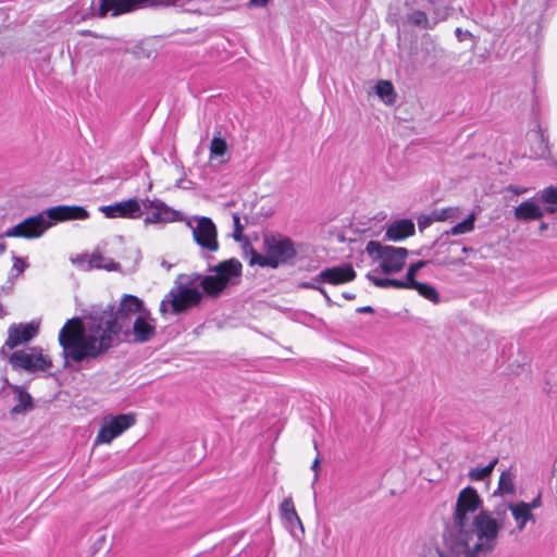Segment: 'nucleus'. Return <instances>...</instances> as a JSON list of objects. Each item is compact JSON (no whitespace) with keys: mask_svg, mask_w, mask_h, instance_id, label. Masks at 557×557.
I'll use <instances>...</instances> for the list:
<instances>
[{"mask_svg":"<svg viewBox=\"0 0 557 557\" xmlns=\"http://www.w3.org/2000/svg\"><path fill=\"white\" fill-rule=\"evenodd\" d=\"M156 332V319L144 301L124 294L117 305L92 311L86 325L76 317L67 320L59 332V344L65 360L82 362L121 343H148Z\"/></svg>","mask_w":557,"mask_h":557,"instance_id":"f257e3e1","label":"nucleus"},{"mask_svg":"<svg viewBox=\"0 0 557 557\" xmlns=\"http://www.w3.org/2000/svg\"><path fill=\"white\" fill-rule=\"evenodd\" d=\"M482 506L475 488L467 486L459 492L443 552L455 557H482L495 549L503 524Z\"/></svg>","mask_w":557,"mask_h":557,"instance_id":"f03ea898","label":"nucleus"},{"mask_svg":"<svg viewBox=\"0 0 557 557\" xmlns=\"http://www.w3.org/2000/svg\"><path fill=\"white\" fill-rule=\"evenodd\" d=\"M87 210L79 206H57L29 216L4 232L7 237L38 238L53 224L67 220H86Z\"/></svg>","mask_w":557,"mask_h":557,"instance_id":"7ed1b4c3","label":"nucleus"},{"mask_svg":"<svg viewBox=\"0 0 557 557\" xmlns=\"http://www.w3.org/2000/svg\"><path fill=\"white\" fill-rule=\"evenodd\" d=\"M297 255L294 242L282 234H267L262 240V252L251 249L249 264L277 269L290 263Z\"/></svg>","mask_w":557,"mask_h":557,"instance_id":"20e7f679","label":"nucleus"},{"mask_svg":"<svg viewBox=\"0 0 557 557\" xmlns=\"http://www.w3.org/2000/svg\"><path fill=\"white\" fill-rule=\"evenodd\" d=\"M210 274L203 276L200 282L203 293L211 297L220 296L224 289L238 282L243 273V264L236 258L222 261L209 268Z\"/></svg>","mask_w":557,"mask_h":557,"instance_id":"39448f33","label":"nucleus"},{"mask_svg":"<svg viewBox=\"0 0 557 557\" xmlns=\"http://www.w3.org/2000/svg\"><path fill=\"white\" fill-rule=\"evenodd\" d=\"M366 252L385 274L399 272L408 256L406 248L382 245L375 240H370L367 244Z\"/></svg>","mask_w":557,"mask_h":557,"instance_id":"423d86ee","label":"nucleus"},{"mask_svg":"<svg viewBox=\"0 0 557 557\" xmlns=\"http://www.w3.org/2000/svg\"><path fill=\"white\" fill-rule=\"evenodd\" d=\"M186 225L190 228L194 242L201 249L202 256L211 260L213 257L208 253L218 251L220 247L214 222L208 216L193 215L186 220Z\"/></svg>","mask_w":557,"mask_h":557,"instance_id":"0eeeda50","label":"nucleus"},{"mask_svg":"<svg viewBox=\"0 0 557 557\" xmlns=\"http://www.w3.org/2000/svg\"><path fill=\"white\" fill-rule=\"evenodd\" d=\"M9 362L15 370H24L29 373L46 372L52 367L50 357L44 354L39 346L20 349L11 354Z\"/></svg>","mask_w":557,"mask_h":557,"instance_id":"6e6552de","label":"nucleus"},{"mask_svg":"<svg viewBox=\"0 0 557 557\" xmlns=\"http://www.w3.org/2000/svg\"><path fill=\"white\" fill-rule=\"evenodd\" d=\"M202 299V292L196 287L180 286L173 288L160 305V312L165 314L170 309L173 313L183 312L197 306Z\"/></svg>","mask_w":557,"mask_h":557,"instance_id":"1a4fd4ad","label":"nucleus"},{"mask_svg":"<svg viewBox=\"0 0 557 557\" xmlns=\"http://www.w3.org/2000/svg\"><path fill=\"white\" fill-rule=\"evenodd\" d=\"M136 423L134 413L108 414L101 420L99 432L96 436L95 444H110L114 438L119 437L123 432L132 428Z\"/></svg>","mask_w":557,"mask_h":557,"instance_id":"9d476101","label":"nucleus"},{"mask_svg":"<svg viewBox=\"0 0 557 557\" xmlns=\"http://www.w3.org/2000/svg\"><path fill=\"white\" fill-rule=\"evenodd\" d=\"M143 212L147 213L144 223L147 224H166L177 221H183V214L169 207L160 199H143Z\"/></svg>","mask_w":557,"mask_h":557,"instance_id":"9b49d317","label":"nucleus"},{"mask_svg":"<svg viewBox=\"0 0 557 557\" xmlns=\"http://www.w3.org/2000/svg\"><path fill=\"white\" fill-rule=\"evenodd\" d=\"M71 262L81 271L106 270L109 272L120 271L121 265L112 258L104 256L100 246L91 253H81L71 258Z\"/></svg>","mask_w":557,"mask_h":557,"instance_id":"f8f14e48","label":"nucleus"},{"mask_svg":"<svg viewBox=\"0 0 557 557\" xmlns=\"http://www.w3.org/2000/svg\"><path fill=\"white\" fill-rule=\"evenodd\" d=\"M428 264V261L420 260L416 263L410 264V267L407 270L405 280H394V278H387L380 275L377 270H372L367 274L368 280L375 285L376 287L381 288H396V289H403L405 287H410L418 281H416V275L420 269L425 267Z\"/></svg>","mask_w":557,"mask_h":557,"instance_id":"ddd939ff","label":"nucleus"},{"mask_svg":"<svg viewBox=\"0 0 557 557\" xmlns=\"http://www.w3.org/2000/svg\"><path fill=\"white\" fill-rule=\"evenodd\" d=\"M39 332V323L32 321L28 323H13L8 330V338L1 349H13L20 345L30 342Z\"/></svg>","mask_w":557,"mask_h":557,"instance_id":"4468645a","label":"nucleus"},{"mask_svg":"<svg viewBox=\"0 0 557 557\" xmlns=\"http://www.w3.org/2000/svg\"><path fill=\"white\" fill-rule=\"evenodd\" d=\"M143 200L131 198L109 206L100 207V211L108 219H139L143 214Z\"/></svg>","mask_w":557,"mask_h":557,"instance_id":"2eb2a0df","label":"nucleus"},{"mask_svg":"<svg viewBox=\"0 0 557 557\" xmlns=\"http://www.w3.org/2000/svg\"><path fill=\"white\" fill-rule=\"evenodd\" d=\"M356 277V272L351 264L343 263L322 270L317 276L315 282H324L332 285H339L351 282Z\"/></svg>","mask_w":557,"mask_h":557,"instance_id":"dca6fc26","label":"nucleus"},{"mask_svg":"<svg viewBox=\"0 0 557 557\" xmlns=\"http://www.w3.org/2000/svg\"><path fill=\"white\" fill-rule=\"evenodd\" d=\"M513 214L516 220L528 222L542 219L544 216V210L534 198H530L516 207Z\"/></svg>","mask_w":557,"mask_h":557,"instance_id":"f3484780","label":"nucleus"},{"mask_svg":"<svg viewBox=\"0 0 557 557\" xmlns=\"http://www.w3.org/2000/svg\"><path fill=\"white\" fill-rule=\"evenodd\" d=\"M414 233V223L409 219L396 220L388 225L385 237L388 240L399 242Z\"/></svg>","mask_w":557,"mask_h":557,"instance_id":"a211bd4d","label":"nucleus"},{"mask_svg":"<svg viewBox=\"0 0 557 557\" xmlns=\"http://www.w3.org/2000/svg\"><path fill=\"white\" fill-rule=\"evenodd\" d=\"M519 531H522L529 521L535 522V516L524 502H518L508 506Z\"/></svg>","mask_w":557,"mask_h":557,"instance_id":"6ab92c4d","label":"nucleus"},{"mask_svg":"<svg viewBox=\"0 0 557 557\" xmlns=\"http://www.w3.org/2000/svg\"><path fill=\"white\" fill-rule=\"evenodd\" d=\"M438 46L430 37L424 36L421 41V53L423 54L419 60L421 65H434L438 57Z\"/></svg>","mask_w":557,"mask_h":557,"instance_id":"aec40b11","label":"nucleus"},{"mask_svg":"<svg viewBox=\"0 0 557 557\" xmlns=\"http://www.w3.org/2000/svg\"><path fill=\"white\" fill-rule=\"evenodd\" d=\"M15 401L11 412L13 414H23L34 409L32 396L21 386L14 387Z\"/></svg>","mask_w":557,"mask_h":557,"instance_id":"412c9836","label":"nucleus"},{"mask_svg":"<svg viewBox=\"0 0 557 557\" xmlns=\"http://www.w3.org/2000/svg\"><path fill=\"white\" fill-rule=\"evenodd\" d=\"M404 289H416L420 296L424 297L425 299L430 300L433 304L440 302V295L437 290L426 283H420L417 282L410 287H405Z\"/></svg>","mask_w":557,"mask_h":557,"instance_id":"4be33fe9","label":"nucleus"},{"mask_svg":"<svg viewBox=\"0 0 557 557\" xmlns=\"http://www.w3.org/2000/svg\"><path fill=\"white\" fill-rule=\"evenodd\" d=\"M375 92L386 104H391L395 101L394 86L389 81L377 82Z\"/></svg>","mask_w":557,"mask_h":557,"instance_id":"5701e85b","label":"nucleus"},{"mask_svg":"<svg viewBox=\"0 0 557 557\" xmlns=\"http://www.w3.org/2000/svg\"><path fill=\"white\" fill-rule=\"evenodd\" d=\"M280 509H281L282 517L287 522H289L290 524H293L295 522L300 523V519L295 510L294 503H293L292 498H285L282 502Z\"/></svg>","mask_w":557,"mask_h":557,"instance_id":"b1692460","label":"nucleus"},{"mask_svg":"<svg viewBox=\"0 0 557 557\" xmlns=\"http://www.w3.org/2000/svg\"><path fill=\"white\" fill-rule=\"evenodd\" d=\"M474 222H475V215H474V213H471L466 220H463L460 223H457L446 233L448 235H461V234L470 233L474 230Z\"/></svg>","mask_w":557,"mask_h":557,"instance_id":"393cba45","label":"nucleus"},{"mask_svg":"<svg viewBox=\"0 0 557 557\" xmlns=\"http://www.w3.org/2000/svg\"><path fill=\"white\" fill-rule=\"evenodd\" d=\"M496 463H497V459H493L485 467L473 468V469H471L469 471L468 476L472 481H482V480H484L485 478H487L492 473V471H493L494 467L496 466Z\"/></svg>","mask_w":557,"mask_h":557,"instance_id":"a878e982","label":"nucleus"},{"mask_svg":"<svg viewBox=\"0 0 557 557\" xmlns=\"http://www.w3.org/2000/svg\"><path fill=\"white\" fill-rule=\"evenodd\" d=\"M226 150H227L226 141L219 136H214L210 144L211 158L224 156Z\"/></svg>","mask_w":557,"mask_h":557,"instance_id":"bb28decb","label":"nucleus"},{"mask_svg":"<svg viewBox=\"0 0 557 557\" xmlns=\"http://www.w3.org/2000/svg\"><path fill=\"white\" fill-rule=\"evenodd\" d=\"M539 198L546 205H557V186H548L539 193Z\"/></svg>","mask_w":557,"mask_h":557,"instance_id":"cd10ccee","label":"nucleus"},{"mask_svg":"<svg viewBox=\"0 0 557 557\" xmlns=\"http://www.w3.org/2000/svg\"><path fill=\"white\" fill-rule=\"evenodd\" d=\"M408 22L412 25L429 28V18L423 11H413L408 15Z\"/></svg>","mask_w":557,"mask_h":557,"instance_id":"c85d7f7f","label":"nucleus"},{"mask_svg":"<svg viewBox=\"0 0 557 557\" xmlns=\"http://www.w3.org/2000/svg\"><path fill=\"white\" fill-rule=\"evenodd\" d=\"M433 212V219L436 221H446L457 215L458 208L448 207L443 209H435Z\"/></svg>","mask_w":557,"mask_h":557,"instance_id":"c756f323","label":"nucleus"},{"mask_svg":"<svg viewBox=\"0 0 557 557\" xmlns=\"http://www.w3.org/2000/svg\"><path fill=\"white\" fill-rule=\"evenodd\" d=\"M233 237L235 240H240L243 237L244 225L242 224L240 216L237 213H233Z\"/></svg>","mask_w":557,"mask_h":557,"instance_id":"7c9ffc66","label":"nucleus"},{"mask_svg":"<svg viewBox=\"0 0 557 557\" xmlns=\"http://www.w3.org/2000/svg\"><path fill=\"white\" fill-rule=\"evenodd\" d=\"M434 221L436 220L433 219V212H431L429 215H422L421 218H419L418 225L421 230H423L430 226Z\"/></svg>","mask_w":557,"mask_h":557,"instance_id":"2f4dec72","label":"nucleus"},{"mask_svg":"<svg viewBox=\"0 0 557 557\" xmlns=\"http://www.w3.org/2000/svg\"><path fill=\"white\" fill-rule=\"evenodd\" d=\"M13 260V270H15L18 274L24 272V270L28 267L27 262L20 257H14Z\"/></svg>","mask_w":557,"mask_h":557,"instance_id":"473e14b6","label":"nucleus"},{"mask_svg":"<svg viewBox=\"0 0 557 557\" xmlns=\"http://www.w3.org/2000/svg\"><path fill=\"white\" fill-rule=\"evenodd\" d=\"M424 557H455L451 554H447L440 548L430 549Z\"/></svg>","mask_w":557,"mask_h":557,"instance_id":"72a5a7b5","label":"nucleus"},{"mask_svg":"<svg viewBox=\"0 0 557 557\" xmlns=\"http://www.w3.org/2000/svg\"><path fill=\"white\" fill-rule=\"evenodd\" d=\"M322 283L323 282H315V276H314L310 282L301 283L300 286L304 287V288H311V289L319 290V288L321 287Z\"/></svg>","mask_w":557,"mask_h":557,"instance_id":"f704fd0d","label":"nucleus"},{"mask_svg":"<svg viewBox=\"0 0 557 557\" xmlns=\"http://www.w3.org/2000/svg\"><path fill=\"white\" fill-rule=\"evenodd\" d=\"M507 190L511 191L513 195H522V194H525L528 191V188H524V187H518V186H515V185H509L507 187Z\"/></svg>","mask_w":557,"mask_h":557,"instance_id":"c9c22d12","label":"nucleus"},{"mask_svg":"<svg viewBox=\"0 0 557 557\" xmlns=\"http://www.w3.org/2000/svg\"><path fill=\"white\" fill-rule=\"evenodd\" d=\"M541 505H542V502H541L540 495L537 497H535L531 503H527V506L530 508L531 512L533 509H537L539 507H541Z\"/></svg>","mask_w":557,"mask_h":557,"instance_id":"e433bc0d","label":"nucleus"},{"mask_svg":"<svg viewBox=\"0 0 557 557\" xmlns=\"http://www.w3.org/2000/svg\"><path fill=\"white\" fill-rule=\"evenodd\" d=\"M319 465H320V458L319 456L315 457V459L313 460L312 462V466H311V469L314 471V480H313V484L317 482L318 480V468H319Z\"/></svg>","mask_w":557,"mask_h":557,"instance_id":"4c0bfd02","label":"nucleus"},{"mask_svg":"<svg viewBox=\"0 0 557 557\" xmlns=\"http://www.w3.org/2000/svg\"><path fill=\"white\" fill-rule=\"evenodd\" d=\"M455 34H456V37L458 38V40H463V37H470L471 36V33L470 32H462L461 28H456L455 30Z\"/></svg>","mask_w":557,"mask_h":557,"instance_id":"58836bf2","label":"nucleus"},{"mask_svg":"<svg viewBox=\"0 0 557 557\" xmlns=\"http://www.w3.org/2000/svg\"><path fill=\"white\" fill-rule=\"evenodd\" d=\"M543 210H544V214L545 213L554 214L557 212V205H547V207Z\"/></svg>","mask_w":557,"mask_h":557,"instance_id":"ea45409f","label":"nucleus"},{"mask_svg":"<svg viewBox=\"0 0 557 557\" xmlns=\"http://www.w3.org/2000/svg\"><path fill=\"white\" fill-rule=\"evenodd\" d=\"M357 311L360 313H373L374 312V310L371 306L360 307L357 309Z\"/></svg>","mask_w":557,"mask_h":557,"instance_id":"a19ab883","label":"nucleus"},{"mask_svg":"<svg viewBox=\"0 0 557 557\" xmlns=\"http://www.w3.org/2000/svg\"><path fill=\"white\" fill-rule=\"evenodd\" d=\"M270 0H250V2L255 5H258V7H263Z\"/></svg>","mask_w":557,"mask_h":557,"instance_id":"79ce46f5","label":"nucleus"},{"mask_svg":"<svg viewBox=\"0 0 557 557\" xmlns=\"http://www.w3.org/2000/svg\"><path fill=\"white\" fill-rule=\"evenodd\" d=\"M546 150H547V147H546V145H544V146L542 147V152H541V153H537L536 156L543 157V156L546 153Z\"/></svg>","mask_w":557,"mask_h":557,"instance_id":"37998d69","label":"nucleus"},{"mask_svg":"<svg viewBox=\"0 0 557 557\" xmlns=\"http://www.w3.org/2000/svg\"><path fill=\"white\" fill-rule=\"evenodd\" d=\"M319 292L322 294V296L327 295L326 290L322 286L319 288Z\"/></svg>","mask_w":557,"mask_h":557,"instance_id":"c03bdc74","label":"nucleus"},{"mask_svg":"<svg viewBox=\"0 0 557 557\" xmlns=\"http://www.w3.org/2000/svg\"><path fill=\"white\" fill-rule=\"evenodd\" d=\"M505 476H506V475H505V473H503V474H502V476H500V481H499L500 486H502V485L504 484V482H505Z\"/></svg>","mask_w":557,"mask_h":557,"instance_id":"a18cd8bd","label":"nucleus"},{"mask_svg":"<svg viewBox=\"0 0 557 557\" xmlns=\"http://www.w3.org/2000/svg\"><path fill=\"white\" fill-rule=\"evenodd\" d=\"M540 228H541V231L547 230V224L546 223H542Z\"/></svg>","mask_w":557,"mask_h":557,"instance_id":"49530a36","label":"nucleus"},{"mask_svg":"<svg viewBox=\"0 0 557 557\" xmlns=\"http://www.w3.org/2000/svg\"><path fill=\"white\" fill-rule=\"evenodd\" d=\"M5 246L3 244L0 245V251H3Z\"/></svg>","mask_w":557,"mask_h":557,"instance_id":"de8ad7c7","label":"nucleus"},{"mask_svg":"<svg viewBox=\"0 0 557 557\" xmlns=\"http://www.w3.org/2000/svg\"><path fill=\"white\" fill-rule=\"evenodd\" d=\"M462 250H463L465 252H468L469 248L463 247V249H462Z\"/></svg>","mask_w":557,"mask_h":557,"instance_id":"09e8293b","label":"nucleus"},{"mask_svg":"<svg viewBox=\"0 0 557 557\" xmlns=\"http://www.w3.org/2000/svg\"><path fill=\"white\" fill-rule=\"evenodd\" d=\"M324 297H325V299H326L327 301H330V300H331V299H330V297H329V295H326V296H324Z\"/></svg>","mask_w":557,"mask_h":557,"instance_id":"8fccbe9b","label":"nucleus"}]
</instances>
